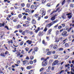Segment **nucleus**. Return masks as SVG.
Masks as SVG:
<instances>
[{
	"label": "nucleus",
	"mask_w": 74,
	"mask_h": 74,
	"mask_svg": "<svg viewBox=\"0 0 74 74\" xmlns=\"http://www.w3.org/2000/svg\"><path fill=\"white\" fill-rule=\"evenodd\" d=\"M29 63L31 64H32L33 63V61H31L29 62Z\"/></svg>",
	"instance_id": "nucleus-42"
},
{
	"label": "nucleus",
	"mask_w": 74,
	"mask_h": 74,
	"mask_svg": "<svg viewBox=\"0 0 74 74\" xmlns=\"http://www.w3.org/2000/svg\"><path fill=\"white\" fill-rule=\"evenodd\" d=\"M63 71H64V70H62L59 73V74H61L62 73V72H63Z\"/></svg>",
	"instance_id": "nucleus-63"
},
{
	"label": "nucleus",
	"mask_w": 74,
	"mask_h": 74,
	"mask_svg": "<svg viewBox=\"0 0 74 74\" xmlns=\"http://www.w3.org/2000/svg\"><path fill=\"white\" fill-rule=\"evenodd\" d=\"M61 25L63 26V27H65V25L64 24H61Z\"/></svg>",
	"instance_id": "nucleus-59"
},
{
	"label": "nucleus",
	"mask_w": 74,
	"mask_h": 74,
	"mask_svg": "<svg viewBox=\"0 0 74 74\" xmlns=\"http://www.w3.org/2000/svg\"><path fill=\"white\" fill-rule=\"evenodd\" d=\"M18 17H19V18H22V14H19L18 15Z\"/></svg>",
	"instance_id": "nucleus-31"
},
{
	"label": "nucleus",
	"mask_w": 74,
	"mask_h": 74,
	"mask_svg": "<svg viewBox=\"0 0 74 74\" xmlns=\"http://www.w3.org/2000/svg\"><path fill=\"white\" fill-rule=\"evenodd\" d=\"M47 0H42V4H44Z\"/></svg>",
	"instance_id": "nucleus-18"
},
{
	"label": "nucleus",
	"mask_w": 74,
	"mask_h": 74,
	"mask_svg": "<svg viewBox=\"0 0 74 74\" xmlns=\"http://www.w3.org/2000/svg\"><path fill=\"white\" fill-rule=\"evenodd\" d=\"M69 27L66 26L65 27V29H66V30H67L68 32H70L71 30L72 29V27H71L69 29L68 28Z\"/></svg>",
	"instance_id": "nucleus-3"
},
{
	"label": "nucleus",
	"mask_w": 74,
	"mask_h": 74,
	"mask_svg": "<svg viewBox=\"0 0 74 74\" xmlns=\"http://www.w3.org/2000/svg\"><path fill=\"white\" fill-rule=\"evenodd\" d=\"M34 10H30L29 12H31V13H33L34 12Z\"/></svg>",
	"instance_id": "nucleus-30"
},
{
	"label": "nucleus",
	"mask_w": 74,
	"mask_h": 74,
	"mask_svg": "<svg viewBox=\"0 0 74 74\" xmlns=\"http://www.w3.org/2000/svg\"><path fill=\"white\" fill-rule=\"evenodd\" d=\"M56 36H58V35H59V32L58 31H56Z\"/></svg>",
	"instance_id": "nucleus-15"
},
{
	"label": "nucleus",
	"mask_w": 74,
	"mask_h": 74,
	"mask_svg": "<svg viewBox=\"0 0 74 74\" xmlns=\"http://www.w3.org/2000/svg\"><path fill=\"white\" fill-rule=\"evenodd\" d=\"M71 17H72V16H71V15L68 16V18H69V19H71Z\"/></svg>",
	"instance_id": "nucleus-32"
},
{
	"label": "nucleus",
	"mask_w": 74,
	"mask_h": 74,
	"mask_svg": "<svg viewBox=\"0 0 74 74\" xmlns=\"http://www.w3.org/2000/svg\"><path fill=\"white\" fill-rule=\"evenodd\" d=\"M51 29H50L48 31V32L49 34H50L51 32Z\"/></svg>",
	"instance_id": "nucleus-46"
},
{
	"label": "nucleus",
	"mask_w": 74,
	"mask_h": 74,
	"mask_svg": "<svg viewBox=\"0 0 74 74\" xmlns=\"http://www.w3.org/2000/svg\"><path fill=\"white\" fill-rule=\"evenodd\" d=\"M29 33H30V35H32V34H33V32L31 31L30 32H29Z\"/></svg>",
	"instance_id": "nucleus-57"
},
{
	"label": "nucleus",
	"mask_w": 74,
	"mask_h": 74,
	"mask_svg": "<svg viewBox=\"0 0 74 74\" xmlns=\"http://www.w3.org/2000/svg\"><path fill=\"white\" fill-rule=\"evenodd\" d=\"M34 8V5H32L31 6V9H33Z\"/></svg>",
	"instance_id": "nucleus-27"
},
{
	"label": "nucleus",
	"mask_w": 74,
	"mask_h": 74,
	"mask_svg": "<svg viewBox=\"0 0 74 74\" xmlns=\"http://www.w3.org/2000/svg\"><path fill=\"white\" fill-rule=\"evenodd\" d=\"M27 43H28V44H31L32 43V41L29 40H27L26 41Z\"/></svg>",
	"instance_id": "nucleus-9"
},
{
	"label": "nucleus",
	"mask_w": 74,
	"mask_h": 74,
	"mask_svg": "<svg viewBox=\"0 0 74 74\" xmlns=\"http://www.w3.org/2000/svg\"><path fill=\"white\" fill-rule=\"evenodd\" d=\"M47 7H50V4L49 3H48L47 4Z\"/></svg>",
	"instance_id": "nucleus-64"
},
{
	"label": "nucleus",
	"mask_w": 74,
	"mask_h": 74,
	"mask_svg": "<svg viewBox=\"0 0 74 74\" xmlns=\"http://www.w3.org/2000/svg\"><path fill=\"white\" fill-rule=\"evenodd\" d=\"M25 31L23 32L22 33V34H23V35H25Z\"/></svg>",
	"instance_id": "nucleus-60"
},
{
	"label": "nucleus",
	"mask_w": 74,
	"mask_h": 74,
	"mask_svg": "<svg viewBox=\"0 0 74 74\" xmlns=\"http://www.w3.org/2000/svg\"><path fill=\"white\" fill-rule=\"evenodd\" d=\"M31 66H28L27 67V70H30V69H32V67Z\"/></svg>",
	"instance_id": "nucleus-13"
},
{
	"label": "nucleus",
	"mask_w": 74,
	"mask_h": 74,
	"mask_svg": "<svg viewBox=\"0 0 74 74\" xmlns=\"http://www.w3.org/2000/svg\"><path fill=\"white\" fill-rule=\"evenodd\" d=\"M23 44V41H22L20 43V45H22Z\"/></svg>",
	"instance_id": "nucleus-38"
},
{
	"label": "nucleus",
	"mask_w": 74,
	"mask_h": 74,
	"mask_svg": "<svg viewBox=\"0 0 74 74\" xmlns=\"http://www.w3.org/2000/svg\"><path fill=\"white\" fill-rule=\"evenodd\" d=\"M33 58H34V57L33 56H31L30 58V59L31 60H33Z\"/></svg>",
	"instance_id": "nucleus-36"
},
{
	"label": "nucleus",
	"mask_w": 74,
	"mask_h": 74,
	"mask_svg": "<svg viewBox=\"0 0 74 74\" xmlns=\"http://www.w3.org/2000/svg\"><path fill=\"white\" fill-rule=\"evenodd\" d=\"M58 58V56L57 55H55L54 56V59H56Z\"/></svg>",
	"instance_id": "nucleus-16"
},
{
	"label": "nucleus",
	"mask_w": 74,
	"mask_h": 74,
	"mask_svg": "<svg viewBox=\"0 0 74 74\" xmlns=\"http://www.w3.org/2000/svg\"><path fill=\"white\" fill-rule=\"evenodd\" d=\"M70 26H72V27H74V24H70Z\"/></svg>",
	"instance_id": "nucleus-62"
},
{
	"label": "nucleus",
	"mask_w": 74,
	"mask_h": 74,
	"mask_svg": "<svg viewBox=\"0 0 74 74\" xmlns=\"http://www.w3.org/2000/svg\"><path fill=\"white\" fill-rule=\"evenodd\" d=\"M43 35V32L40 31L38 34V36H42Z\"/></svg>",
	"instance_id": "nucleus-6"
},
{
	"label": "nucleus",
	"mask_w": 74,
	"mask_h": 74,
	"mask_svg": "<svg viewBox=\"0 0 74 74\" xmlns=\"http://www.w3.org/2000/svg\"><path fill=\"white\" fill-rule=\"evenodd\" d=\"M47 64H48L47 62H42V64L43 67H45L47 65Z\"/></svg>",
	"instance_id": "nucleus-5"
},
{
	"label": "nucleus",
	"mask_w": 74,
	"mask_h": 74,
	"mask_svg": "<svg viewBox=\"0 0 74 74\" xmlns=\"http://www.w3.org/2000/svg\"><path fill=\"white\" fill-rule=\"evenodd\" d=\"M62 36H63V37H67V36H68V35L67 34V32L65 31L63 32L62 34Z\"/></svg>",
	"instance_id": "nucleus-2"
},
{
	"label": "nucleus",
	"mask_w": 74,
	"mask_h": 74,
	"mask_svg": "<svg viewBox=\"0 0 74 74\" xmlns=\"http://www.w3.org/2000/svg\"><path fill=\"white\" fill-rule=\"evenodd\" d=\"M26 24H29V22L27 21H25Z\"/></svg>",
	"instance_id": "nucleus-55"
},
{
	"label": "nucleus",
	"mask_w": 74,
	"mask_h": 74,
	"mask_svg": "<svg viewBox=\"0 0 74 74\" xmlns=\"http://www.w3.org/2000/svg\"><path fill=\"white\" fill-rule=\"evenodd\" d=\"M23 65H25V64H26V61H23Z\"/></svg>",
	"instance_id": "nucleus-25"
},
{
	"label": "nucleus",
	"mask_w": 74,
	"mask_h": 74,
	"mask_svg": "<svg viewBox=\"0 0 74 74\" xmlns=\"http://www.w3.org/2000/svg\"><path fill=\"white\" fill-rule=\"evenodd\" d=\"M33 50L32 49H31L28 52V53H29L30 52H31V51H32V50Z\"/></svg>",
	"instance_id": "nucleus-54"
},
{
	"label": "nucleus",
	"mask_w": 74,
	"mask_h": 74,
	"mask_svg": "<svg viewBox=\"0 0 74 74\" xmlns=\"http://www.w3.org/2000/svg\"><path fill=\"white\" fill-rule=\"evenodd\" d=\"M74 66H73V68H71V74H74Z\"/></svg>",
	"instance_id": "nucleus-8"
},
{
	"label": "nucleus",
	"mask_w": 74,
	"mask_h": 74,
	"mask_svg": "<svg viewBox=\"0 0 74 74\" xmlns=\"http://www.w3.org/2000/svg\"><path fill=\"white\" fill-rule=\"evenodd\" d=\"M32 23L33 25L36 24V21L34 19H33L32 21Z\"/></svg>",
	"instance_id": "nucleus-7"
},
{
	"label": "nucleus",
	"mask_w": 74,
	"mask_h": 74,
	"mask_svg": "<svg viewBox=\"0 0 74 74\" xmlns=\"http://www.w3.org/2000/svg\"><path fill=\"white\" fill-rule=\"evenodd\" d=\"M25 49L26 51H29V49L28 48H25Z\"/></svg>",
	"instance_id": "nucleus-58"
},
{
	"label": "nucleus",
	"mask_w": 74,
	"mask_h": 74,
	"mask_svg": "<svg viewBox=\"0 0 74 74\" xmlns=\"http://www.w3.org/2000/svg\"><path fill=\"white\" fill-rule=\"evenodd\" d=\"M54 69H55V66H52L51 68L52 70H54Z\"/></svg>",
	"instance_id": "nucleus-45"
},
{
	"label": "nucleus",
	"mask_w": 74,
	"mask_h": 74,
	"mask_svg": "<svg viewBox=\"0 0 74 74\" xmlns=\"http://www.w3.org/2000/svg\"><path fill=\"white\" fill-rule=\"evenodd\" d=\"M53 44H51L49 47L50 48H52V47H53Z\"/></svg>",
	"instance_id": "nucleus-40"
},
{
	"label": "nucleus",
	"mask_w": 74,
	"mask_h": 74,
	"mask_svg": "<svg viewBox=\"0 0 74 74\" xmlns=\"http://www.w3.org/2000/svg\"><path fill=\"white\" fill-rule=\"evenodd\" d=\"M65 47H69V44L66 43L65 44Z\"/></svg>",
	"instance_id": "nucleus-20"
},
{
	"label": "nucleus",
	"mask_w": 74,
	"mask_h": 74,
	"mask_svg": "<svg viewBox=\"0 0 74 74\" xmlns=\"http://www.w3.org/2000/svg\"><path fill=\"white\" fill-rule=\"evenodd\" d=\"M53 60H50L49 61V64L51 63H52V62H53Z\"/></svg>",
	"instance_id": "nucleus-24"
},
{
	"label": "nucleus",
	"mask_w": 74,
	"mask_h": 74,
	"mask_svg": "<svg viewBox=\"0 0 74 74\" xmlns=\"http://www.w3.org/2000/svg\"><path fill=\"white\" fill-rule=\"evenodd\" d=\"M70 6L71 7H74V4H71L70 5Z\"/></svg>",
	"instance_id": "nucleus-41"
},
{
	"label": "nucleus",
	"mask_w": 74,
	"mask_h": 74,
	"mask_svg": "<svg viewBox=\"0 0 74 74\" xmlns=\"http://www.w3.org/2000/svg\"><path fill=\"white\" fill-rule=\"evenodd\" d=\"M6 19L7 20V21H8V22H9L10 21V20L9 19V18H8V17H7Z\"/></svg>",
	"instance_id": "nucleus-56"
},
{
	"label": "nucleus",
	"mask_w": 74,
	"mask_h": 74,
	"mask_svg": "<svg viewBox=\"0 0 74 74\" xmlns=\"http://www.w3.org/2000/svg\"><path fill=\"white\" fill-rule=\"evenodd\" d=\"M51 51H48L47 53V55H51Z\"/></svg>",
	"instance_id": "nucleus-23"
},
{
	"label": "nucleus",
	"mask_w": 74,
	"mask_h": 74,
	"mask_svg": "<svg viewBox=\"0 0 74 74\" xmlns=\"http://www.w3.org/2000/svg\"><path fill=\"white\" fill-rule=\"evenodd\" d=\"M42 43L43 44H45V45H46L47 44V43L45 42V41L44 40H42Z\"/></svg>",
	"instance_id": "nucleus-21"
},
{
	"label": "nucleus",
	"mask_w": 74,
	"mask_h": 74,
	"mask_svg": "<svg viewBox=\"0 0 74 74\" xmlns=\"http://www.w3.org/2000/svg\"><path fill=\"white\" fill-rule=\"evenodd\" d=\"M58 21H59L58 20H56L54 21L51 22L49 24H47L45 27H46V28H47V27H48V28L50 27L51 26L53 25V24H55V23H56V22H58Z\"/></svg>",
	"instance_id": "nucleus-1"
},
{
	"label": "nucleus",
	"mask_w": 74,
	"mask_h": 74,
	"mask_svg": "<svg viewBox=\"0 0 74 74\" xmlns=\"http://www.w3.org/2000/svg\"><path fill=\"white\" fill-rule=\"evenodd\" d=\"M68 66H70L69 64H66L65 65V67H68Z\"/></svg>",
	"instance_id": "nucleus-34"
},
{
	"label": "nucleus",
	"mask_w": 74,
	"mask_h": 74,
	"mask_svg": "<svg viewBox=\"0 0 74 74\" xmlns=\"http://www.w3.org/2000/svg\"><path fill=\"white\" fill-rule=\"evenodd\" d=\"M42 15H45V13H46L44 10H42Z\"/></svg>",
	"instance_id": "nucleus-10"
},
{
	"label": "nucleus",
	"mask_w": 74,
	"mask_h": 74,
	"mask_svg": "<svg viewBox=\"0 0 74 74\" xmlns=\"http://www.w3.org/2000/svg\"><path fill=\"white\" fill-rule=\"evenodd\" d=\"M44 70V68H42L40 70V72L42 71H43V70Z\"/></svg>",
	"instance_id": "nucleus-26"
},
{
	"label": "nucleus",
	"mask_w": 74,
	"mask_h": 74,
	"mask_svg": "<svg viewBox=\"0 0 74 74\" xmlns=\"http://www.w3.org/2000/svg\"><path fill=\"white\" fill-rule=\"evenodd\" d=\"M48 59V57L46 58V59H44V61L43 62H46V61H47V59Z\"/></svg>",
	"instance_id": "nucleus-35"
},
{
	"label": "nucleus",
	"mask_w": 74,
	"mask_h": 74,
	"mask_svg": "<svg viewBox=\"0 0 74 74\" xmlns=\"http://www.w3.org/2000/svg\"><path fill=\"white\" fill-rule=\"evenodd\" d=\"M55 19L56 18L53 16L50 18V20H51V21H54V20H55Z\"/></svg>",
	"instance_id": "nucleus-12"
},
{
	"label": "nucleus",
	"mask_w": 74,
	"mask_h": 74,
	"mask_svg": "<svg viewBox=\"0 0 74 74\" xmlns=\"http://www.w3.org/2000/svg\"><path fill=\"white\" fill-rule=\"evenodd\" d=\"M23 26L24 27H26V24H23Z\"/></svg>",
	"instance_id": "nucleus-52"
},
{
	"label": "nucleus",
	"mask_w": 74,
	"mask_h": 74,
	"mask_svg": "<svg viewBox=\"0 0 74 74\" xmlns=\"http://www.w3.org/2000/svg\"><path fill=\"white\" fill-rule=\"evenodd\" d=\"M26 59L27 60H29V58L28 56H27L26 58Z\"/></svg>",
	"instance_id": "nucleus-61"
},
{
	"label": "nucleus",
	"mask_w": 74,
	"mask_h": 74,
	"mask_svg": "<svg viewBox=\"0 0 74 74\" xmlns=\"http://www.w3.org/2000/svg\"><path fill=\"white\" fill-rule=\"evenodd\" d=\"M21 69L22 71H23V70L24 69V68L21 67Z\"/></svg>",
	"instance_id": "nucleus-53"
},
{
	"label": "nucleus",
	"mask_w": 74,
	"mask_h": 74,
	"mask_svg": "<svg viewBox=\"0 0 74 74\" xmlns=\"http://www.w3.org/2000/svg\"><path fill=\"white\" fill-rule=\"evenodd\" d=\"M71 14V13H68V14H66V15H68V16H70V15Z\"/></svg>",
	"instance_id": "nucleus-48"
},
{
	"label": "nucleus",
	"mask_w": 74,
	"mask_h": 74,
	"mask_svg": "<svg viewBox=\"0 0 74 74\" xmlns=\"http://www.w3.org/2000/svg\"><path fill=\"white\" fill-rule=\"evenodd\" d=\"M27 19L28 21H30L31 20V18L29 17H27Z\"/></svg>",
	"instance_id": "nucleus-28"
},
{
	"label": "nucleus",
	"mask_w": 74,
	"mask_h": 74,
	"mask_svg": "<svg viewBox=\"0 0 74 74\" xmlns=\"http://www.w3.org/2000/svg\"><path fill=\"white\" fill-rule=\"evenodd\" d=\"M17 29H19V28H20L21 27V25H17L16 26Z\"/></svg>",
	"instance_id": "nucleus-22"
},
{
	"label": "nucleus",
	"mask_w": 74,
	"mask_h": 74,
	"mask_svg": "<svg viewBox=\"0 0 74 74\" xmlns=\"http://www.w3.org/2000/svg\"><path fill=\"white\" fill-rule=\"evenodd\" d=\"M64 3H65V0H64L62 2V5H63L64 4Z\"/></svg>",
	"instance_id": "nucleus-44"
},
{
	"label": "nucleus",
	"mask_w": 74,
	"mask_h": 74,
	"mask_svg": "<svg viewBox=\"0 0 74 74\" xmlns=\"http://www.w3.org/2000/svg\"><path fill=\"white\" fill-rule=\"evenodd\" d=\"M5 55H7V54H9V52L8 51H6L5 53Z\"/></svg>",
	"instance_id": "nucleus-39"
},
{
	"label": "nucleus",
	"mask_w": 74,
	"mask_h": 74,
	"mask_svg": "<svg viewBox=\"0 0 74 74\" xmlns=\"http://www.w3.org/2000/svg\"><path fill=\"white\" fill-rule=\"evenodd\" d=\"M0 55L1 56H2V57H5V56H4V52H3L1 53Z\"/></svg>",
	"instance_id": "nucleus-11"
},
{
	"label": "nucleus",
	"mask_w": 74,
	"mask_h": 74,
	"mask_svg": "<svg viewBox=\"0 0 74 74\" xmlns=\"http://www.w3.org/2000/svg\"><path fill=\"white\" fill-rule=\"evenodd\" d=\"M4 27H5V28H6L7 30H9V29L8 28V26H4Z\"/></svg>",
	"instance_id": "nucleus-47"
},
{
	"label": "nucleus",
	"mask_w": 74,
	"mask_h": 74,
	"mask_svg": "<svg viewBox=\"0 0 74 74\" xmlns=\"http://www.w3.org/2000/svg\"><path fill=\"white\" fill-rule=\"evenodd\" d=\"M58 26V24H57V25H56V26L54 27V28H56Z\"/></svg>",
	"instance_id": "nucleus-51"
},
{
	"label": "nucleus",
	"mask_w": 74,
	"mask_h": 74,
	"mask_svg": "<svg viewBox=\"0 0 74 74\" xmlns=\"http://www.w3.org/2000/svg\"><path fill=\"white\" fill-rule=\"evenodd\" d=\"M62 16H63V17H66V16L65 15V14H64V13H63V14H62Z\"/></svg>",
	"instance_id": "nucleus-50"
},
{
	"label": "nucleus",
	"mask_w": 74,
	"mask_h": 74,
	"mask_svg": "<svg viewBox=\"0 0 74 74\" xmlns=\"http://www.w3.org/2000/svg\"><path fill=\"white\" fill-rule=\"evenodd\" d=\"M62 27L61 26H59L58 27V29H62Z\"/></svg>",
	"instance_id": "nucleus-37"
},
{
	"label": "nucleus",
	"mask_w": 74,
	"mask_h": 74,
	"mask_svg": "<svg viewBox=\"0 0 74 74\" xmlns=\"http://www.w3.org/2000/svg\"><path fill=\"white\" fill-rule=\"evenodd\" d=\"M38 47H36L34 48V51H35V52H37L38 51Z\"/></svg>",
	"instance_id": "nucleus-14"
},
{
	"label": "nucleus",
	"mask_w": 74,
	"mask_h": 74,
	"mask_svg": "<svg viewBox=\"0 0 74 74\" xmlns=\"http://www.w3.org/2000/svg\"><path fill=\"white\" fill-rule=\"evenodd\" d=\"M47 27H45V28L43 30L44 32H46L47 31Z\"/></svg>",
	"instance_id": "nucleus-29"
},
{
	"label": "nucleus",
	"mask_w": 74,
	"mask_h": 74,
	"mask_svg": "<svg viewBox=\"0 0 74 74\" xmlns=\"http://www.w3.org/2000/svg\"><path fill=\"white\" fill-rule=\"evenodd\" d=\"M21 6H22V7H23L25 6V4L24 3H22L21 4Z\"/></svg>",
	"instance_id": "nucleus-43"
},
{
	"label": "nucleus",
	"mask_w": 74,
	"mask_h": 74,
	"mask_svg": "<svg viewBox=\"0 0 74 74\" xmlns=\"http://www.w3.org/2000/svg\"><path fill=\"white\" fill-rule=\"evenodd\" d=\"M59 41V39H56V42H58Z\"/></svg>",
	"instance_id": "nucleus-33"
},
{
	"label": "nucleus",
	"mask_w": 74,
	"mask_h": 74,
	"mask_svg": "<svg viewBox=\"0 0 74 74\" xmlns=\"http://www.w3.org/2000/svg\"><path fill=\"white\" fill-rule=\"evenodd\" d=\"M63 48H60L59 49V51H63Z\"/></svg>",
	"instance_id": "nucleus-49"
},
{
	"label": "nucleus",
	"mask_w": 74,
	"mask_h": 74,
	"mask_svg": "<svg viewBox=\"0 0 74 74\" xmlns=\"http://www.w3.org/2000/svg\"><path fill=\"white\" fill-rule=\"evenodd\" d=\"M16 54L17 55V56H20L21 55V53L19 52H17V53H16Z\"/></svg>",
	"instance_id": "nucleus-17"
},
{
	"label": "nucleus",
	"mask_w": 74,
	"mask_h": 74,
	"mask_svg": "<svg viewBox=\"0 0 74 74\" xmlns=\"http://www.w3.org/2000/svg\"><path fill=\"white\" fill-rule=\"evenodd\" d=\"M58 62H59V61L55 60L53 63L52 64V66H55V65H56L58 63Z\"/></svg>",
	"instance_id": "nucleus-4"
},
{
	"label": "nucleus",
	"mask_w": 74,
	"mask_h": 74,
	"mask_svg": "<svg viewBox=\"0 0 74 74\" xmlns=\"http://www.w3.org/2000/svg\"><path fill=\"white\" fill-rule=\"evenodd\" d=\"M30 4L29 3H27V8H30Z\"/></svg>",
	"instance_id": "nucleus-19"
}]
</instances>
